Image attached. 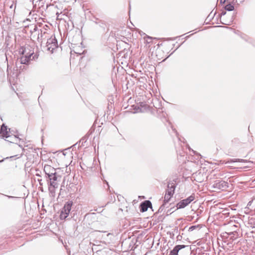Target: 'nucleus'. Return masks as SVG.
Segmentation results:
<instances>
[{"label":"nucleus","mask_w":255,"mask_h":255,"mask_svg":"<svg viewBox=\"0 0 255 255\" xmlns=\"http://www.w3.org/2000/svg\"><path fill=\"white\" fill-rule=\"evenodd\" d=\"M46 47L47 50L51 52H53V50L58 47L57 41L55 37H51L48 39Z\"/></svg>","instance_id":"nucleus-3"},{"label":"nucleus","mask_w":255,"mask_h":255,"mask_svg":"<svg viewBox=\"0 0 255 255\" xmlns=\"http://www.w3.org/2000/svg\"><path fill=\"white\" fill-rule=\"evenodd\" d=\"M195 199V195L194 194L191 195L186 199H185V202L188 205L192 201Z\"/></svg>","instance_id":"nucleus-14"},{"label":"nucleus","mask_w":255,"mask_h":255,"mask_svg":"<svg viewBox=\"0 0 255 255\" xmlns=\"http://www.w3.org/2000/svg\"><path fill=\"white\" fill-rule=\"evenodd\" d=\"M0 133L1 136L6 138L11 137L10 134V128L7 129V127L5 126L4 125H3L1 127Z\"/></svg>","instance_id":"nucleus-9"},{"label":"nucleus","mask_w":255,"mask_h":255,"mask_svg":"<svg viewBox=\"0 0 255 255\" xmlns=\"http://www.w3.org/2000/svg\"><path fill=\"white\" fill-rule=\"evenodd\" d=\"M186 247L185 245H177L174 247L173 250L170 251L169 255H177L179 251Z\"/></svg>","instance_id":"nucleus-11"},{"label":"nucleus","mask_w":255,"mask_h":255,"mask_svg":"<svg viewBox=\"0 0 255 255\" xmlns=\"http://www.w3.org/2000/svg\"><path fill=\"white\" fill-rule=\"evenodd\" d=\"M171 196H172L171 195L165 193L164 197L163 203L159 207V208L158 210V212H161L163 210V209H164L165 206L166 205V204L169 202Z\"/></svg>","instance_id":"nucleus-10"},{"label":"nucleus","mask_w":255,"mask_h":255,"mask_svg":"<svg viewBox=\"0 0 255 255\" xmlns=\"http://www.w3.org/2000/svg\"><path fill=\"white\" fill-rule=\"evenodd\" d=\"M194 154H196L195 151L194 150H192Z\"/></svg>","instance_id":"nucleus-26"},{"label":"nucleus","mask_w":255,"mask_h":255,"mask_svg":"<svg viewBox=\"0 0 255 255\" xmlns=\"http://www.w3.org/2000/svg\"><path fill=\"white\" fill-rule=\"evenodd\" d=\"M231 228H232L231 230H233V231L230 232L229 233H228V234L230 235H235V234H237V232L235 230V228H237L238 227L236 225H234L233 226H232Z\"/></svg>","instance_id":"nucleus-16"},{"label":"nucleus","mask_w":255,"mask_h":255,"mask_svg":"<svg viewBox=\"0 0 255 255\" xmlns=\"http://www.w3.org/2000/svg\"><path fill=\"white\" fill-rule=\"evenodd\" d=\"M175 188V186L173 183L169 184L165 193L172 196L174 193Z\"/></svg>","instance_id":"nucleus-12"},{"label":"nucleus","mask_w":255,"mask_h":255,"mask_svg":"<svg viewBox=\"0 0 255 255\" xmlns=\"http://www.w3.org/2000/svg\"><path fill=\"white\" fill-rule=\"evenodd\" d=\"M12 138H13V139H12V140H13V141H10V140H9V141H10V142H13V141H15V140H17V137H16V136L14 135V136H13V137H12ZM7 141H9V140L8 139V140H7Z\"/></svg>","instance_id":"nucleus-18"},{"label":"nucleus","mask_w":255,"mask_h":255,"mask_svg":"<svg viewBox=\"0 0 255 255\" xmlns=\"http://www.w3.org/2000/svg\"><path fill=\"white\" fill-rule=\"evenodd\" d=\"M188 205L187 204V203L185 202V201L184 199L180 201L179 203H178L176 205V210L178 209H182L185 208L186 206H187Z\"/></svg>","instance_id":"nucleus-13"},{"label":"nucleus","mask_w":255,"mask_h":255,"mask_svg":"<svg viewBox=\"0 0 255 255\" xmlns=\"http://www.w3.org/2000/svg\"><path fill=\"white\" fill-rule=\"evenodd\" d=\"M222 23L223 24H227V23H224V22H222Z\"/></svg>","instance_id":"nucleus-25"},{"label":"nucleus","mask_w":255,"mask_h":255,"mask_svg":"<svg viewBox=\"0 0 255 255\" xmlns=\"http://www.w3.org/2000/svg\"><path fill=\"white\" fill-rule=\"evenodd\" d=\"M38 55L35 54L32 57H28L26 56L23 55L20 57L19 62L22 64H28L29 62L31 60H35L38 58Z\"/></svg>","instance_id":"nucleus-5"},{"label":"nucleus","mask_w":255,"mask_h":255,"mask_svg":"<svg viewBox=\"0 0 255 255\" xmlns=\"http://www.w3.org/2000/svg\"><path fill=\"white\" fill-rule=\"evenodd\" d=\"M243 160V159H236V160H232V161H233V162H235V161H242Z\"/></svg>","instance_id":"nucleus-20"},{"label":"nucleus","mask_w":255,"mask_h":255,"mask_svg":"<svg viewBox=\"0 0 255 255\" xmlns=\"http://www.w3.org/2000/svg\"><path fill=\"white\" fill-rule=\"evenodd\" d=\"M223 1V0H221V1L222 2ZM226 1V0H223V2H225V1Z\"/></svg>","instance_id":"nucleus-23"},{"label":"nucleus","mask_w":255,"mask_h":255,"mask_svg":"<svg viewBox=\"0 0 255 255\" xmlns=\"http://www.w3.org/2000/svg\"><path fill=\"white\" fill-rule=\"evenodd\" d=\"M148 208H152V204L149 200L144 201L140 205V211L142 212L146 211Z\"/></svg>","instance_id":"nucleus-8"},{"label":"nucleus","mask_w":255,"mask_h":255,"mask_svg":"<svg viewBox=\"0 0 255 255\" xmlns=\"http://www.w3.org/2000/svg\"><path fill=\"white\" fill-rule=\"evenodd\" d=\"M226 14V11H223L221 13V16H224L225 15V14Z\"/></svg>","instance_id":"nucleus-19"},{"label":"nucleus","mask_w":255,"mask_h":255,"mask_svg":"<svg viewBox=\"0 0 255 255\" xmlns=\"http://www.w3.org/2000/svg\"><path fill=\"white\" fill-rule=\"evenodd\" d=\"M47 178L48 190L51 195L54 196L55 193V189L58 187V184L57 182V175L56 173L53 176H49Z\"/></svg>","instance_id":"nucleus-1"},{"label":"nucleus","mask_w":255,"mask_h":255,"mask_svg":"<svg viewBox=\"0 0 255 255\" xmlns=\"http://www.w3.org/2000/svg\"><path fill=\"white\" fill-rule=\"evenodd\" d=\"M72 206V202H68L65 204L60 215V218L61 220L65 219L68 217L71 210Z\"/></svg>","instance_id":"nucleus-2"},{"label":"nucleus","mask_w":255,"mask_h":255,"mask_svg":"<svg viewBox=\"0 0 255 255\" xmlns=\"http://www.w3.org/2000/svg\"><path fill=\"white\" fill-rule=\"evenodd\" d=\"M225 9L228 11H232L234 9V6L231 4H228L225 6Z\"/></svg>","instance_id":"nucleus-15"},{"label":"nucleus","mask_w":255,"mask_h":255,"mask_svg":"<svg viewBox=\"0 0 255 255\" xmlns=\"http://www.w3.org/2000/svg\"><path fill=\"white\" fill-rule=\"evenodd\" d=\"M197 226H192L191 227H190L189 228V230L188 231H193L194 229H196V228L197 227Z\"/></svg>","instance_id":"nucleus-17"},{"label":"nucleus","mask_w":255,"mask_h":255,"mask_svg":"<svg viewBox=\"0 0 255 255\" xmlns=\"http://www.w3.org/2000/svg\"><path fill=\"white\" fill-rule=\"evenodd\" d=\"M228 183L222 180H217L215 181L213 185L214 187L217 188L219 189L224 190L228 187Z\"/></svg>","instance_id":"nucleus-6"},{"label":"nucleus","mask_w":255,"mask_h":255,"mask_svg":"<svg viewBox=\"0 0 255 255\" xmlns=\"http://www.w3.org/2000/svg\"><path fill=\"white\" fill-rule=\"evenodd\" d=\"M147 38H148V39H151V37H149V36H148V37H147Z\"/></svg>","instance_id":"nucleus-22"},{"label":"nucleus","mask_w":255,"mask_h":255,"mask_svg":"<svg viewBox=\"0 0 255 255\" xmlns=\"http://www.w3.org/2000/svg\"><path fill=\"white\" fill-rule=\"evenodd\" d=\"M19 52L23 55L30 57H32L34 56V51L31 50V48L28 45L22 47L20 49Z\"/></svg>","instance_id":"nucleus-4"},{"label":"nucleus","mask_w":255,"mask_h":255,"mask_svg":"<svg viewBox=\"0 0 255 255\" xmlns=\"http://www.w3.org/2000/svg\"><path fill=\"white\" fill-rule=\"evenodd\" d=\"M44 171L46 175V177L53 176L56 173L55 169L48 165H45L44 166Z\"/></svg>","instance_id":"nucleus-7"},{"label":"nucleus","mask_w":255,"mask_h":255,"mask_svg":"<svg viewBox=\"0 0 255 255\" xmlns=\"http://www.w3.org/2000/svg\"><path fill=\"white\" fill-rule=\"evenodd\" d=\"M0 194L3 195V194H1V193H0ZM3 195H4V194H3ZM4 196H5V195H4ZM6 196H7L9 198H14V197L11 196L6 195Z\"/></svg>","instance_id":"nucleus-21"},{"label":"nucleus","mask_w":255,"mask_h":255,"mask_svg":"<svg viewBox=\"0 0 255 255\" xmlns=\"http://www.w3.org/2000/svg\"><path fill=\"white\" fill-rule=\"evenodd\" d=\"M234 237H231V239H232V240H234Z\"/></svg>","instance_id":"nucleus-24"}]
</instances>
